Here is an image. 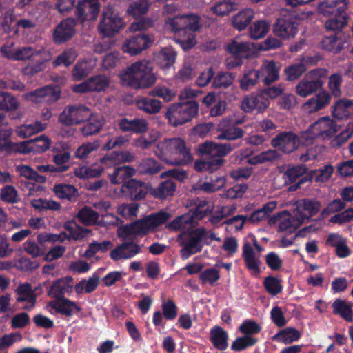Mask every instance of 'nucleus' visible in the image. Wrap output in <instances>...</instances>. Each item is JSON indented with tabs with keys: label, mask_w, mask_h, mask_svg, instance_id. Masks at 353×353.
<instances>
[{
	"label": "nucleus",
	"mask_w": 353,
	"mask_h": 353,
	"mask_svg": "<svg viewBox=\"0 0 353 353\" xmlns=\"http://www.w3.org/2000/svg\"><path fill=\"white\" fill-rule=\"evenodd\" d=\"M201 17L196 14H184L168 18L165 26L174 33L176 39L185 50L192 48L196 43L195 32L201 28Z\"/></svg>",
	"instance_id": "obj_1"
},
{
	"label": "nucleus",
	"mask_w": 353,
	"mask_h": 353,
	"mask_svg": "<svg viewBox=\"0 0 353 353\" xmlns=\"http://www.w3.org/2000/svg\"><path fill=\"white\" fill-rule=\"evenodd\" d=\"M348 0H326L319 3L317 11L327 17L324 26L327 31L336 33L347 26L350 17L347 13Z\"/></svg>",
	"instance_id": "obj_2"
},
{
	"label": "nucleus",
	"mask_w": 353,
	"mask_h": 353,
	"mask_svg": "<svg viewBox=\"0 0 353 353\" xmlns=\"http://www.w3.org/2000/svg\"><path fill=\"white\" fill-rule=\"evenodd\" d=\"M122 83L134 89L148 88L156 82L152 68L145 61H139L128 66L120 74Z\"/></svg>",
	"instance_id": "obj_3"
},
{
	"label": "nucleus",
	"mask_w": 353,
	"mask_h": 353,
	"mask_svg": "<svg viewBox=\"0 0 353 353\" xmlns=\"http://www.w3.org/2000/svg\"><path fill=\"white\" fill-rule=\"evenodd\" d=\"M196 153L201 157L194 163V169L197 172L211 173L221 167V144L207 141L198 145Z\"/></svg>",
	"instance_id": "obj_4"
},
{
	"label": "nucleus",
	"mask_w": 353,
	"mask_h": 353,
	"mask_svg": "<svg viewBox=\"0 0 353 353\" xmlns=\"http://www.w3.org/2000/svg\"><path fill=\"white\" fill-rule=\"evenodd\" d=\"M198 112L199 103L194 100H188L170 105L165 117L170 125L177 127L190 121Z\"/></svg>",
	"instance_id": "obj_5"
},
{
	"label": "nucleus",
	"mask_w": 353,
	"mask_h": 353,
	"mask_svg": "<svg viewBox=\"0 0 353 353\" xmlns=\"http://www.w3.org/2000/svg\"><path fill=\"white\" fill-rule=\"evenodd\" d=\"M207 232L200 228L191 232H183L177 238V242L183 248L181 250V256L187 259L192 254H196L202 250V242L204 241Z\"/></svg>",
	"instance_id": "obj_6"
},
{
	"label": "nucleus",
	"mask_w": 353,
	"mask_h": 353,
	"mask_svg": "<svg viewBox=\"0 0 353 353\" xmlns=\"http://www.w3.org/2000/svg\"><path fill=\"white\" fill-rule=\"evenodd\" d=\"M316 170H309L305 164L289 165L283 173L285 184H290L288 191H296L301 188L303 184L311 183L314 179Z\"/></svg>",
	"instance_id": "obj_7"
},
{
	"label": "nucleus",
	"mask_w": 353,
	"mask_h": 353,
	"mask_svg": "<svg viewBox=\"0 0 353 353\" xmlns=\"http://www.w3.org/2000/svg\"><path fill=\"white\" fill-rule=\"evenodd\" d=\"M124 21L112 6L104 7L98 25L99 31L105 37H112L124 27Z\"/></svg>",
	"instance_id": "obj_8"
},
{
	"label": "nucleus",
	"mask_w": 353,
	"mask_h": 353,
	"mask_svg": "<svg viewBox=\"0 0 353 353\" xmlns=\"http://www.w3.org/2000/svg\"><path fill=\"white\" fill-rule=\"evenodd\" d=\"M299 30V22L296 16L288 12L276 19L273 24L272 32L274 36L283 40L295 37Z\"/></svg>",
	"instance_id": "obj_9"
},
{
	"label": "nucleus",
	"mask_w": 353,
	"mask_h": 353,
	"mask_svg": "<svg viewBox=\"0 0 353 353\" xmlns=\"http://www.w3.org/2000/svg\"><path fill=\"white\" fill-rule=\"evenodd\" d=\"M225 48L230 54V57L225 59V64L228 69L241 65L243 59H249L252 52L250 43L239 42L236 39H232Z\"/></svg>",
	"instance_id": "obj_10"
},
{
	"label": "nucleus",
	"mask_w": 353,
	"mask_h": 353,
	"mask_svg": "<svg viewBox=\"0 0 353 353\" xmlns=\"http://www.w3.org/2000/svg\"><path fill=\"white\" fill-rule=\"evenodd\" d=\"M327 70L323 68L312 70L296 86V93L303 97L316 92L323 86L322 77H325Z\"/></svg>",
	"instance_id": "obj_11"
},
{
	"label": "nucleus",
	"mask_w": 353,
	"mask_h": 353,
	"mask_svg": "<svg viewBox=\"0 0 353 353\" xmlns=\"http://www.w3.org/2000/svg\"><path fill=\"white\" fill-rule=\"evenodd\" d=\"M91 116L90 110L84 105H68L59 116V121L65 126H72L85 121Z\"/></svg>",
	"instance_id": "obj_12"
},
{
	"label": "nucleus",
	"mask_w": 353,
	"mask_h": 353,
	"mask_svg": "<svg viewBox=\"0 0 353 353\" xmlns=\"http://www.w3.org/2000/svg\"><path fill=\"white\" fill-rule=\"evenodd\" d=\"M12 133L11 129L0 128V152H5L6 154L16 153L28 154L33 150L30 146V142L22 141L20 143H13L10 141V137Z\"/></svg>",
	"instance_id": "obj_13"
},
{
	"label": "nucleus",
	"mask_w": 353,
	"mask_h": 353,
	"mask_svg": "<svg viewBox=\"0 0 353 353\" xmlns=\"http://www.w3.org/2000/svg\"><path fill=\"white\" fill-rule=\"evenodd\" d=\"M271 145L285 154H290L296 150L300 145L297 134L292 131H283L272 138Z\"/></svg>",
	"instance_id": "obj_14"
},
{
	"label": "nucleus",
	"mask_w": 353,
	"mask_h": 353,
	"mask_svg": "<svg viewBox=\"0 0 353 353\" xmlns=\"http://www.w3.org/2000/svg\"><path fill=\"white\" fill-rule=\"evenodd\" d=\"M150 190V185L141 181L131 179L121 185V192L123 196L133 201H140L145 198Z\"/></svg>",
	"instance_id": "obj_15"
},
{
	"label": "nucleus",
	"mask_w": 353,
	"mask_h": 353,
	"mask_svg": "<svg viewBox=\"0 0 353 353\" xmlns=\"http://www.w3.org/2000/svg\"><path fill=\"white\" fill-rule=\"evenodd\" d=\"M151 37L143 32H139L127 39L122 46L123 52L137 55L149 48L152 43Z\"/></svg>",
	"instance_id": "obj_16"
},
{
	"label": "nucleus",
	"mask_w": 353,
	"mask_h": 353,
	"mask_svg": "<svg viewBox=\"0 0 353 353\" xmlns=\"http://www.w3.org/2000/svg\"><path fill=\"white\" fill-rule=\"evenodd\" d=\"M77 20L68 17L62 20L54 28L52 39L55 43L61 44L70 40L76 34Z\"/></svg>",
	"instance_id": "obj_17"
},
{
	"label": "nucleus",
	"mask_w": 353,
	"mask_h": 353,
	"mask_svg": "<svg viewBox=\"0 0 353 353\" xmlns=\"http://www.w3.org/2000/svg\"><path fill=\"white\" fill-rule=\"evenodd\" d=\"M99 11L100 3L99 0H81L77 3L74 14L77 21L83 23L85 21L95 20Z\"/></svg>",
	"instance_id": "obj_18"
},
{
	"label": "nucleus",
	"mask_w": 353,
	"mask_h": 353,
	"mask_svg": "<svg viewBox=\"0 0 353 353\" xmlns=\"http://www.w3.org/2000/svg\"><path fill=\"white\" fill-rule=\"evenodd\" d=\"M47 307L52 314H59L66 318L72 316L82 310L79 304L69 299L63 298L51 301L48 303Z\"/></svg>",
	"instance_id": "obj_19"
},
{
	"label": "nucleus",
	"mask_w": 353,
	"mask_h": 353,
	"mask_svg": "<svg viewBox=\"0 0 353 353\" xmlns=\"http://www.w3.org/2000/svg\"><path fill=\"white\" fill-rule=\"evenodd\" d=\"M61 96L60 89L55 86L47 85L26 94V99L34 103H52L57 102Z\"/></svg>",
	"instance_id": "obj_20"
},
{
	"label": "nucleus",
	"mask_w": 353,
	"mask_h": 353,
	"mask_svg": "<svg viewBox=\"0 0 353 353\" xmlns=\"http://www.w3.org/2000/svg\"><path fill=\"white\" fill-rule=\"evenodd\" d=\"M142 246L133 241H124L111 250L110 257L114 261L130 259L141 252Z\"/></svg>",
	"instance_id": "obj_21"
},
{
	"label": "nucleus",
	"mask_w": 353,
	"mask_h": 353,
	"mask_svg": "<svg viewBox=\"0 0 353 353\" xmlns=\"http://www.w3.org/2000/svg\"><path fill=\"white\" fill-rule=\"evenodd\" d=\"M117 125L123 133L139 134L145 133L148 130V123L143 118L130 119L123 117L117 120Z\"/></svg>",
	"instance_id": "obj_22"
},
{
	"label": "nucleus",
	"mask_w": 353,
	"mask_h": 353,
	"mask_svg": "<svg viewBox=\"0 0 353 353\" xmlns=\"http://www.w3.org/2000/svg\"><path fill=\"white\" fill-rule=\"evenodd\" d=\"M268 98L261 92L260 94H251L243 98L241 101V109L247 113L256 110L258 112H263L269 105Z\"/></svg>",
	"instance_id": "obj_23"
},
{
	"label": "nucleus",
	"mask_w": 353,
	"mask_h": 353,
	"mask_svg": "<svg viewBox=\"0 0 353 353\" xmlns=\"http://www.w3.org/2000/svg\"><path fill=\"white\" fill-rule=\"evenodd\" d=\"M310 130L314 137H332L338 130L335 121L329 117H323L312 123Z\"/></svg>",
	"instance_id": "obj_24"
},
{
	"label": "nucleus",
	"mask_w": 353,
	"mask_h": 353,
	"mask_svg": "<svg viewBox=\"0 0 353 353\" xmlns=\"http://www.w3.org/2000/svg\"><path fill=\"white\" fill-rule=\"evenodd\" d=\"M73 289V279L71 276H65L59 279L52 283L48 290V295L55 300L63 299L65 293H70Z\"/></svg>",
	"instance_id": "obj_25"
},
{
	"label": "nucleus",
	"mask_w": 353,
	"mask_h": 353,
	"mask_svg": "<svg viewBox=\"0 0 353 353\" xmlns=\"http://www.w3.org/2000/svg\"><path fill=\"white\" fill-rule=\"evenodd\" d=\"M178 138L165 139L159 141L154 150L155 155L166 163L171 164L172 157L176 147L179 145L177 143Z\"/></svg>",
	"instance_id": "obj_26"
},
{
	"label": "nucleus",
	"mask_w": 353,
	"mask_h": 353,
	"mask_svg": "<svg viewBox=\"0 0 353 353\" xmlns=\"http://www.w3.org/2000/svg\"><path fill=\"white\" fill-rule=\"evenodd\" d=\"M280 70L281 63L274 60L265 61L259 70L261 72V82L264 85H269L277 81Z\"/></svg>",
	"instance_id": "obj_27"
},
{
	"label": "nucleus",
	"mask_w": 353,
	"mask_h": 353,
	"mask_svg": "<svg viewBox=\"0 0 353 353\" xmlns=\"http://www.w3.org/2000/svg\"><path fill=\"white\" fill-rule=\"evenodd\" d=\"M123 232L127 238L143 237L150 232L145 216L123 225Z\"/></svg>",
	"instance_id": "obj_28"
},
{
	"label": "nucleus",
	"mask_w": 353,
	"mask_h": 353,
	"mask_svg": "<svg viewBox=\"0 0 353 353\" xmlns=\"http://www.w3.org/2000/svg\"><path fill=\"white\" fill-rule=\"evenodd\" d=\"M134 159V154L129 151H112L105 154L101 159V163L107 166H111L119 163H130Z\"/></svg>",
	"instance_id": "obj_29"
},
{
	"label": "nucleus",
	"mask_w": 353,
	"mask_h": 353,
	"mask_svg": "<svg viewBox=\"0 0 353 353\" xmlns=\"http://www.w3.org/2000/svg\"><path fill=\"white\" fill-rule=\"evenodd\" d=\"M177 143L179 146L176 147L173 157H172L171 165H186L190 163L193 158L191 154L190 150L186 147L185 141L178 138Z\"/></svg>",
	"instance_id": "obj_30"
},
{
	"label": "nucleus",
	"mask_w": 353,
	"mask_h": 353,
	"mask_svg": "<svg viewBox=\"0 0 353 353\" xmlns=\"http://www.w3.org/2000/svg\"><path fill=\"white\" fill-rule=\"evenodd\" d=\"M332 109L334 117L340 120L347 119L353 112V101L345 98L339 99Z\"/></svg>",
	"instance_id": "obj_31"
},
{
	"label": "nucleus",
	"mask_w": 353,
	"mask_h": 353,
	"mask_svg": "<svg viewBox=\"0 0 353 353\" xmlns=\"http://www.w3.org/2000/svg\"><path fill=\"white\" fill-rule=\"evenodd\" d=\"M135 169L128 165L117 166L114 168L112 173L109 174L110 180L112 184H123L131 179L135 174Z\"/></svg>",
	"instance_id": "obj_32"
},
{
	"label": "nucleus",
	"mask_w": 353,
	"mask_h": 353,
	"mask_svg": "<svg viewBox=\"0 0 353 353\" xmlns=\"http://www.w3.org/2000/svg\"><path fill=\"white\" fill-rule=\"evenodd\" d=\"M242 255L248 270H252L256 274L260 273L259 265L261 261L256 256L252 245L250 243L245 242L243 245Z\"/></svg>",
	"instance_id": "obj_33"
},
{
	"label": "nucleus",
	"mask_w": 353,
	"mask_h": 353,
	"mask_svg": "<svg viewBox=\"0 0 353 353\" xmlns=\"http://www.w3.org/2000/svg\"><path fill=\"white\" fill-rule=\"evenodd\" d=\"M330 100V94L327 91L323 90L311 97L305 103V107L310 112H316L327 105Z\"/></svg>",
	"instance_id": "obj_34"
},
{
	"label": "nucleus",
	"mask_w": 353,
	"mask_h": 353,
	"mask_svg": "<svg viewBox=\"0 0 353 353\" xmlns=\"http://www.w3.org/2000/svg\"><path fill=\"white\" fill-rule=\"evenodd\" d=\"M63 226L64 228L69 232V234L65 232H63L62 234H63L65 239L68 240L70 239L75 241L82 240L90 232V230L79 226L72 221H67Z\"/></svg>",
	"instance_id": "obj_35"
},
{
	"label": "nucleus",
	"mask_w": 353,
	"mask_h": 353,
	"mask_svg": "<svg viewBox=\"0 0 353 353\" xmlns=\"http://www.w3.org/2000/svg\"><path fill=\"white\" fill-rule=\"evenodd\" d=\"M176 188V184L172 179L162 181L155 188L150 189L151 194L155 198L161 199L172 196Z\"/></svg>",
	"instance_id": "obj_36"
},
{
	"label": "nucleus",
	"mask_w": 353,
	"mask_h": 353,
	"mask_svg": "<svg viewBox=\"0 0 353 353\" xmlns=\"http://www.w3.org/2000/svg\"><path fill=\"white\" fill-rule=\"evenodd\" d=\"M276 207V203L275 201H270L263 205L262 208L252 212L249 216H247L246 221L251 223L257 224L265 220Z\"/></svg>",
	"instance_id": "obj_37"
},
{
	"label": "nucleus",
	"mask_w": 353,
	"mask_h": 353,
	"mask_svg": "<svg viewBox=\"0 0 353 353\" xmlns=\"http://www.w3.org/2000/svg\"><path fill=\"white\" fill-rule=\"evenodd\" d=\"M254 15L252 10L244 9L232 17V25L239 31L245 30L253 19Z\"/></svg>",
	"instance_id": "obj_38"
},
{
	"label": "nucleus",
	"mask_w": 353,
	"mask_h": 353,
	"mask_svg": "<svg viewBox=\"0 0 353 353\" xmlns=\"http://www.w3.org/2000/svg\"><path fill=\"white\" fill-rule=\"evenodd\" d=\"M53 192L58 198L70 201L79 196L77 188L70 184H56L53 187Z\"/></svg>",
	"instance_id": "obj_39"
},
{
	"label": "nucleus",
	"mask_w": 353,
	"mask_h": 353,
	"mask_svg": "<svg viewBox=\"0 0 353 353\" xmlns=\"http://www.w3.org/2000/svg\"><path fill=\"white\" fill-rule=\"evenodd\" d=\"M301 337V334L294 327H285L280 330L272 336V340L279 343L290 344L298 341Z\"/></svg>",
	"instance_id": "obj_40"
},
{
	"label": "nucleus",
	"mask_w": 353,
	"mask_h": 353,
	"mask_svg": "<svg viewBox=\"0 0 353 353\" xmlns=\"http://www.w3.org/2000/svg\"><path fill=\"white\" fill-rule=\"evenodd\" d=\"M170 217V213L163 210H160L156 213H152L145 216L151 232H154L158 227L165 223Z\"/></svg>",
	"instance_id": "obj_41"
},
{
	"label": "nucleus",
	"mask_w": 353,
	"mask_h": 353,
	"mask_svg": "<svg viewBox=\"0 0 353 353\" xmlns=\"http://www.w3.org/2000/svg\"><path fill=\"white\" fill-rule=\"evenodd\" d=\"M136 104L139 110L148 114H157L162 107V103L159 100L150 97H143L137 100Z\"/></svg>",
	"instance_id": "obj_42"
},
{
	"label": "nucleus",
	"mask_w": 353,
	"mask_h": 353,
	"mask_svg": "<svg viewBox=\"0 0 353 353\" xmlns=\"http://www.w3.org/2000/svg\"><path fill=\"white\" fill-rule=\"evenodd\" d=\"M334 314L340 315L344 320L352 322L353 321V311L352 306L345 301L336 299L332 305Z\"/></svg>",
	"instance_id": "obj_43"
},
{
	"label": "nucleus",
	"mask_w": 353,
	"mask_h": 353,
	"mask_svg": "<svg viewBox=\"0 0 353 353\" xmlns=\"http://www.w3.org/2000/svg\"><path fill=\"white\" fill-rule=\"evenodd\" d=\"M260 81H261V72L259 70H248L245 71L240 80V87L243 90H248Z\"/></svg>",
	"instance_id": "obj_44"
},
{
	"label": "nucleus",
	"mask_w": 353,
	"mask_h": 353,
	"mask_svg": "<svg viewBox=\"0 0 353 353\" xmlns=\"http://www.w3.org/2000/svg\"><path fill=\"white\" fill-rule=\"evenodd\" d=\"M46 126V123L37 121L32 123L23 124L19 126L16 130V132L18 136L22 138H28L34 134L44 130Z\"/></svg>",
	"instance_id": "obj_45"
},
{
	"label": "nucleus",
	"mask_w": 353,
	"mask_h": 353,
	"mask_svg": "<svg viewBox=\"0 0 353 353\" xmlns=\"http://www.w3.org/2000/svg\"><path fill=\"white\" fill-rule=\"evenodd\" d=\"M321 44L323 49L333 53H338L343 48L342 39L336 34L323 37Z\"/></svg>",
	"instance_id": "obj_46"
},
{
	"label": "nucleus",
	"mask_w": 353,
	"mask_h": 353,
	"mask_svg": "<svg viewBox=\"0 0 353 353\" xmlns=\"http://www.w3.org/2000/svg\"><path fill=\"white\" fill-rule=\"evenodd\" d=\"M163 168L162 164L152 158L143 159L138 166L141 174L153 175L159 173Z\"/></svg>",
	"instance_id": "obj_47"
},
{
	"label": "nucleus",
	"mask_w": 353,
	"mask_h": 353,
	"mask_svg": "<svg viewBox=\"0 0 353 353\" xmlns=\"http://www.w3.org/2000/svg\"><path fill=\"white\" fill-rule=\"evenodd\" d=\"M176 56V53L172 48H162L157 57L158 63L162 69H169L174 63Z\"/></svg>",
	"instance_id": "obj_48"
},
{
	"label": "nucleus",
	"mask_w": 353,
	"mask_h": 353,
	"mask_svg": "<svg viewBox=\"0 0 353 353\" xmlns=\"http://www.w3.org/2000/svg\"><path fill=\"white\" fill-rule=\"evenodd\" d=\"M77 57V53L76 50L70 48L59 54L52 61V65L54 68L60 65L68 67L74 62Z\"/></svg>",
	"instance_id": "obj_49"
},
{
	"label": "nucleus",
	"mask_w": 353,
	"mask_h": 353,
	"mask_svg": "<svg viewBox=\"0 0 353 353\" xmlns=\"http://www.w3.org/2000/svg\"><path fill=\"white\" fill-rule=\"evenodd\" d=\"M99 213L90 207L85 206L77 213V219L85 225H94L99 219Z\"/></svg>",
	"instance_id": "obj_50"
},
{
	"label": "nucleus",
	"mask_w": 353,
	"mask_h": 353,
	"mask_svg": "<svg viewBox=\"0 0 353 353\" xmlns=\"http://www.w3.org/2000/svg\"><path fill=\"white\" fill-rule=\"evenodd\" d=\"M195 209L190 210L188 214L191 216V220L193 223H195L197 221L201 220L205 216H207L209 210L208 206V202L205 200L196 199L194 200Z\"/></svg>",
	"instance_id": "obj_51"
},
{
	"label": "nucleus",
	"mask_w": 353,
	"mask_h": 353,
	"mask_svg": "<svg viewBox=\"0 0 353 353\" xmlns=\"http://www.w3.org/2000/svg\"><path fill=\"white\" fill-rule=\"evenodd\" d=\"M270 30V23L265 20H258L249 28L250 36L253 39L264 37Z\"/></svg>",
	"instance_id": "obj_52"
},
{
	"label": "nucleus",
	"mask_w": 353,
	"mask_h": 353,
	"mask_svg": "<svg viewBox=\"0 0 353 353\" xmlns=\"http://www.w3.org/2000/svg\"><path fill=\"white\" fill-rule=\"evenodd\" d=\"M70 153L67 151H60L53 155L52 162L58 173L64 172L70 168Z\"/></svg>",
	"instance_id": "obj_53"
},
{
	"label": "nucleus",
	"mask_w": 353,
	"mask_h": 353,
	"mask_svg": "<svg viewBox=\"0 0 353 353\" xmlns=\"http://www.w3.org/2000/svg\"><path fill=\"white\" fill-rule=\"evenodd\" d=\"M85 121L86 123L81 129L84 136H90L99 132L103 125L102 120L96 117L90 116Z\"/></svg>",
	"instance_id": "obj_54"
},
{
	"label": "nucleus",
	"mask_w": 353,
	"mask_h": 353,
	"mask_svg": "<svg viewBox=\"0 0 353 353\" xmlns=\"http://www.w3.org/2000/svg\"><path fill=\"white\" fill-rule=\"evenodd\" d=\"M0 199L10 204H15L21 201L18 191L11 185H6L1 189Z\"/></svg>",
	"instance_id": "obj_55"
},
{
	"label": "nucleus",
	"mask_w": 353,
	"mask_h": 353,
	"mask_svg": "<svg viewBox=\"0 0 353 353\" xmlns=\"http://www.w3.org/2000/svg\"><path fill=\"white\" fill-rule=\"evenodd\" d=\"M148 8L149 2L148 0H137L130 3L127 12L134 18H139L146 14Z\"/></svg>",
	"instance_id": "obj_56"
},
{
	"label": "nucleus",
	"mask_w": 353,
	"mask_h": 353,
	"mask_svg": "<svg viewBox=\"0 0 353 353\" xmlns=\"http://www.w3.org/2000/svg\"><path fill=\"white\" fill-rule=\"evenodd\" d=\"M92 92H103L110 85V79L104 74H98L88 78Z\"/></svg>",
	"instance_id": "obj_57"
},
{
	"label": "nucleus",
	"mask_w": 353,
	"mask_h": 353,
	"mask_svg": "<svg viewBox=\"0 0 353 353\" xmlns=\"http://www.w3.org/2000/svg\"><path fill=\"white\" fill-rule=\"evenodd\" d=\"M18 106L19 101L16 97L7 92H0V110L13 111Z\"/></svg>",
	"instance_id": "obj_58"
},
{
	"label": "nucleus",
	"mask_w": 353,
	"mask_h": 353,
	"mask_svg": "<svg viewBox=\"0 0 353 353\" xmlns=\"http://www.w3.org/2000/svg\"><path fill=\"white\" fill-rule=\"evenodd\" d=\"M258 342V339L252 336H243L237 337L231 345V350L241 352L248 347L254 346Z\"/></svg>",
	"instance_id": "obj_59"
},
{
	"label": "nucleus",
	"mask_w": 353,
	"mask_h": 353,
	"mask_svg": "<svg viewBox=\"0 0 353 353\" xmlns=\"http://www.w3.org/2000/svg\"><path fill=\"white\" fill-rule=\"evenodd\" d=\"M306 67L303 63H297L288 65L284 69L285 80L292 81L298 79L305 72Z\"/></svg>",
	"instance_id": "obj_60"
},
{
	"label": "nucleus",
	"mask_w": 353,
	"mask_h": 353,
	"mask_svg": "<svg viewBox=\"0 0 353 353\" xmlns=\"http://www.w3.org/2000/svg\"><path fill=\"white\" fill-rule=\"evenodd\" d=\"M90 63L85 60H79L74 65L72 75L74 81H81L84 77L88 75L91 71Z\"/></svg>",
	"instance_id": "obj_61"
},
{
	"label": "nucleus",
	"mask_w": 353,
	"mask_h": 353,
	"mask_svg": "<svg viewBox=\"0 0 353 353\" xmlns=\"http://www.w3.org/2000/svg\"><path fill=\"white\" fill-rule=\"evenodd\" d=\"M263 285L266 292L272 296L279 294L282 290L281 281L273 276H268L264 279Z\"/></svg>",
	"instance_id": "obj_62"
},
{
	"label": "nucleus",
	"mask_w": 353,
	"mask_h": 353,
	"mask_svg": "<svg viewBox=\"0 0 353 353\" xmlns=\"http://www.w3.org/2000/svg\"><path fill=\"white\" fill-rule=\"evenodd\" d=\"M321 203L316 199L305 198L300 201L299 208L307 212L309 216H312L320 210Z\"/></svg>",
	"instance_id": "obj_63"
},
{
	"label": "nucleus",
	"mask_w": 353,
	"mask_h": 353,
	"mask_svg": "<svg viewBox=\"0 0 353 353\" xmlns=\"http://www.w3.org/2000/svg\"><path fill=\"white\" fill-rule=\"evenodd\" d=\"M261 326L258 323L251 319L245 320L239 327V330L244 336L257 334L261 331Z\"/></svg>",
	"instance_id": "obj_64"
}]
</instances>
